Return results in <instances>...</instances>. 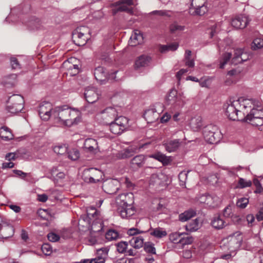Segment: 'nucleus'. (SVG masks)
<instances>
[{
    "label": "nucleus",
    "instance_id": "f257e3e1",
    "mask_svg": "<svg viewBox=\"0 0 263 263\" xmlns=\"http://www.w3.org/2000/svg\"><path fill=\"white\" fill-rule=\"evenodd\" d=\"M241 106L239 101L230 100L224 104L226 114L230 120L233 121H243L241 116V112L239 110Z\"/></svg>",
    "mask_w": 263,
    "mask_h": 263
},
{
    "label": "nucleus",
    "instance_id": "f03ea898",
    "mask_svg": "<svg viewBox=\"0 0 263 263\" xmlns=\"http://www.w3.org/2000/svg\"><path fill=\"white\" fill-rule=\"evenodd\" d=\"M90 37V29L86 26L78 27L72 33V42L79 46L85 45Z\"/></svg>",
    "mask_w": 263,
    "mask_h": 263
},
{
    "label": "nucleus",
    "instance_id": "7ed1b4c3",
    "mask_svg": "<svg viewBox=\"0 0 263 263\" xmlns=\"http://www.w3.org/2000/svg\"><path fill=\"white\" fill-rule=\"evenodd\" d=\"M119 107H108L97 115V119L100 123L108 125L116 119L118 115Z\"/></svg>",
    "mask_w": 263,
    "mask_h": 263
},
{
    "label": "nucleus",
    "instance_id": "20e7f679",
    "mask_svg": "<svg viewBox=\"0 0 263 263\" xmlns=\"http://www.w3.org/2000/svg\"><path fill=\"white\" fill-rule=\"evenodd\" d=\"M103 173L93 167L85 168L82 173V178L83 181L89 183H96L103 180Z\"/></svg>",
    "mask_w": 263,
    "mask_h": 263
},
{
    "label": "nucleus",
    "instance_id": "39448f33",
    "mask_svg": "<svg viewBox=\"0 0 263 263\" xmlns=\"http://www.w3.org/2000/svg\"><path fill=\"white\" fill-rule=\"evenodd\" d=\"M203 135L205 140L210 144L217 143L220 141L221 137L217 126L212 124L204 127Z\"/></svg>",
    "mask_w": 263,
    "mask_h": 263
},
{
    "label": "nucleus",
    "instance_id": "423d86ee",
    "mask_svg": "<svg viewBox=\"0 0 263 263\" xmlns=\"http://www.w3.org/2000/svg\"><path fill=\"white\" fill-rule=\"evenodd\" d=\"M8 102L11 103L7 107L8 111L10 113H17L24 108V98L20 95H13L9 97Z\"/></svg>",
    "mask_w": 263,
    "mask_h": 263
},
{
    "label": "nucleus",
    "instance_id": "0eeeda50",
    "mask_svg": "<svg viewBox=\"0 0 263 263\" xmlns=\"http://www.w3.org/2000/svg\"><path fill=\"white\" fill-rule=\"evenodd\" d=\"M65 107V105L56 107L52 112V115L54 118V123L58 126L66 125V120H65L66 108Z\"/></svg>",
    "mask_w": 263,
    "mask_h": 263
},
{
    "label": "nucleus",
    "instance_id": "6e6552de",
    "mask_svg": "<svg viewBox=\"0 0 263 263\" xmlns=\"http://www.w3.org/2000/svg\"><path fill=\"white\" fill-rule=\"evenodd\" d=\"M120 186V182L117 179H107L103 181L102 187L106 193L113 195L117 193Z\"/></svg>",
    "mask_w": 263,
    "mask_h": 263
},
{
    "label": "nucleus",
    "instance_id": "1a4fd4ad",
    "mask_svg": "<svg viewBox=\"0 0 263 263\" xmlns=\"http://www.w3.org/2000/svg\"><path fill=\"white\" fill-rule=\"evenodd\" d=\"M123 203L118 208L117 211L123 218H128L135 213V210L132 204H128L126 202L123 201Z\"/></svg>",
    "mask_w": 263,
    "mask_h": 263
},
{
    "label": "nucleus",
    "instance_id": "9d476101",
    "mask_svg": "<svg viewBox=\"0 0 263 263\" xmlns=\"http://www.w3.org/2000/svg\"><path fill=\"white\" fill-rule=\"evenodd\" d=\"M14 229L8 222L4 220L0 226V238L7 239L13 236Z\"/></svg>",
    "mask_w": 263,
    "mask_h": 263
},
{
    "label": "nucleus",
    "instance_id": "9b49d317",
    "mask_svg": "<svg viewBox=\"0 0 263 263\" xmlns=\"http://www.w3.org/2000/svg\"><path fill=\"white\" fill-rule=\"evenodd\" d=\"M250 20L247 16L239 15L232 20L231 24L236 29H242L247 26Z\"/></svg>",
    "mask_w": 263,
    "mask_h": 263
},
{
    "label": "nucleus",
    "instance_id": "f8f14e48",
    "mask_svg": "<svg viewBox=\"0 0 263 263\" xmlns=\"http://www.w3.org/2000/svg\"><path fill=\"white\" fill-rule=\"evenodd\" d=\"M79 61L74 57L67 59V70L71 76L76 75L79 72Z\"/></svg>",
    "mask_w": 263,
    "mask_h": 263
},
{
    "label": "nucleus",
    "instance_id": "ddd939ff",
    "mask_svg": "<svg viewBox=\"0 0 263 263\" xmlns=\"http://www.w3.org/2000/svg\"><path fill=\"white\" fill-rule=\"evenodd\" d=\"M100 216L99 212L95 208L90 207L87 211V214L81 216L80 220H83L88 225H90L91 221L97 219Z\"/></svg>",
    "mask_w": 263,
    "mask_h": 263
},
{
    "label": "nucleus",
    "instance_id": "4468645a",
    "mask_svg": "<svg viewBox=\"0 0 263 263\" xmlns=\"http://www.w3.org/2000/svg\"><path fill=\"white\" fill-rule=\"evenodd\" d=\"M163 108L162 104L158 103L156 104V108L148 109L145 111L144 114L145 120L149 123H152L156 121L159 118V113H157L158 111L157 107Z\"/></svg>",
    "mask_w": 263,
    "mask_h": 263
},
{
    "label": "nucleus",
    "instance_id": "2eb2a0df",
    "mask_svg": "<svg viewBox=\"0 0 263 263\" xmlns=\"http://www.w3.org/2000/svg\"><path fill=\"white\" fill-rule=\"evenodd\" d=\"M152 62V58L146 54H142L138 57L135 62V68L140 69L141 68L147 67Z\"/></svg>",
    "mask_w": 263,
    "mask_h": 263
},
{
    "label": "nucleus",
    "instance_id": "dca6fc26",
    "mask_svg": "<svg viewBox=\"0 0 263 263\" xmlns=\"http://www.w3.org/2000/svg\"><path fill=\"white\" fill-rule=\"evenodd\" d=\"M69 112V116L70 117L67 119V126H71L77 125L81 121V112L77 109H71Z\"/></svg>",
    "mask_w": 263,
    "mask_h": 263
},
{
    "label": "nucleus",
    "instance_id": "f3484780",
    "mask_svg": "<svg viewBox=\"0 0 263 263\" xmlns=\"http://www.w3.org/2000/svg\"><path fill=\"white\" fill-rule=\"evenodd\" d=\"M145 161L146 156L145 155H138L131 159V167L136 169L142 167L145 163Z\"/></svg>",
    "mask_w": 263,
    "mask_h": 263
},
{
    "label": "nucleus",
    "instance_id": "a211bd4d",
    "mask_svg": "<svg viewBox=\"0 0 263 263\" xmlns=\"http://www.w3.org/2000/svg\"><path fill=\"white\" fill-rule=\"evenodd\" d=\"M149 157L158 160L161 162L163 165H167L172 161L171 157L166 156L160 152H156L149 155Z\"/></svg>",
    "mask_w": 263,
    "mask_h": 263
},
{
    "label": "nucleus",
    "instance_id": "6ab92c4d",
    "mask_svg": "<svg viewBox=\"0 0 263 263\" xmlns=\"http://www.w3.org/2000/svg\"><path fill=\"white\" fill-rule=\"evenodd\" d=\"M84 96L86 101L89 103H93L97 101L99 98L98 94L95 88H87L85 90Z\"/></svg>",
    "mask_w": 263,
    "mask_h": 263
},
{
    "label": "nucleus",
    "instance_id": "aec40b11",
    "mask_svg": "<svg viewBox=\"0 0 263 263\" xmlns=\"http://www.w3.org/2000/svg\"><path fill=\"white\" fill-rule=\"evenodd\" d=\"M84 147L89 152L96 153L98 150L97 141L92 138H88L85 140L84 143Z\"/></svg>",
    "mask_w": 263,
    "mask_h": 263
},
{
    "label": "nucleus",
    "instance_id": "412c9836",
    "mask_svg": "<svg viewBox=\"0 0 263 263\" xmlns=\"http://www.w3.org/2000/svg\"><path fill=\"white\" fill-rule=\"evenodd\" d=\"M94 76L97 81L103 82L106 80L107 73L104 67L98 66L94 70Z\"/></svg>",
    "mask_w": 263,
    "mask_h": 263
},
{
    "label": "nucleus",
    "instance_id": "4be33fe9",
    "mask_svg": "<svg viewBox=\"0 0 263 263\" xmlns=\"http://www.w3.org/2000/svg\"><path fill=\"white\" fill-rule=\"evenodd\" d=\"M180 144L181 142L179 139H174L164 144V146L165 149L171 153L176 151L180 146Z\"/></svg>",
    "mask_w": 263,
    "mask_h": 263
},
{
    "label": "nucleus",
    "instance_id": "5701e85b",
    "mask_svg": "<svg viewBox=\"0 0 263 263\" xmlns=\"http://www.w3.org/2000/svg\"><path fill=\"white\" fill-rule=\"evenodd\" d=\"M115 7L112 9V13L114 15H116L119 12H127L129 14L133 13V10L132 8H129L126 5L120 4L117 5V2L113 4Z\"/></svg>",
    "mask_w": 263,
    "mask_h": 263
},
{
    "label": "nucleus",
    "instance_id": "b1692460",
    "mask_svg": "<svg viewBox=\"0 0 263 263\" xmlns=\"http://www.w3.org/2000/svg\"><path fill=\"white\" fill-rule=\"evenodd\" d=\"M143 40L142 34L139 31L136 30L130 36L129 44L132 46H136L141 44L143 42Z\"/></svg>",
    "mask_w": 263,
    "mask_h": 263
},
{
    "label": "nucleus",
    "instance_id": "393cba45",
    "mask_svg": "<svg viewBox=\"0 0 263 263\" xmlns=\"http://www.w3.org/2000/svg\"><path fill=\"white\" fill-rule=\"evenodd\" d=\"M90 226H91V231L94 232H99L102 231L104 223L102 219L99 217L97 219H93Z\"/></svg>",
    "mask_w": 263,
    "mask_h": 263
},
{
    "label": "nucleus",
    "instance_id": "a878e982",
    "mask_svg": "<svg viewBox=\"0 0 263 263\" xmlns=\"http://www.w3.org/2000/svg\"><path fill=\"white\" fill-rule=\"evenodd\" d=\"M263 119V109L253 108L250 113L243 118V119Z\"/></svg>",
    "mask_w": 263,
    "mask_h": 263
},
{
    "label": "nucleus",
    "instance_id": "bb28decb",
    "mask_svg": "<svg viewBox=\"0 0 263 263\" xmlns=\"http://www.w3.org/2000/svg\"><path fill=\"white\" fill-rule=\"evenodd\" d=\"M191 6L195 9V14L202 16L203 15L208 11L207 5L205 2H204L201 5H197L193 2L191 3Z\"/></svg>",
    "mask_w": 263,
    "mask_h": 263
},
{
    "label": "nucleus",
    "instance_id": "cd10ccee",
    "mask_svg": "<svg viewBox=\"0 0 263 263\" xmlns=\"http://www.w3.org/2000/svg\"><path fill=\"white\" fill-rule=\"evenodd\" d=\"M0 137L5 141H9L13 139L14 136L9 128L3 126L0 128Z\"/></svg>",
    "mask_w": 263,
    "mask_h": 263
},
{
    "label": "nucleus",
    "instance_id": "c85d7f7f",
    "mask_svg": "<svg viewBox=\"0 0 263 263\" xmlns=\"http://www.w3.org/2000/svg\"><path fill=\"white\" fill-rule=\"evenodd\" d=\"M144 239L142 236L134 237L129 241V243L134 248L138 249L144 246Z\"/></svg>",
    "mask_w": 263,
    "mask_h": 263
},
{
    "label": "nucleus",
    "instance_id": "c756f323",
    "mask_svg": "<svg viewBox=\"0 0 263 263\" xmlns=\"http://www.w3.org/2000/svg\"><path fill=\"white\" fill-rule=\"evenodd\" d=\"M120 127H121L124 130H125L128 127V119L123 116H120L118 118L116 117L114 120Z\"/></svg>",
    "mask_w": 263,
    "mask_h": 263
},
{
    "label": "nucleus",
    "instance_id": "7c9ffc66",
    "mask_svg": "<svg viewBox=\"0 0 263 263\" xmlns=\"http://www.w3.org/2000/svg\"><path fill=\"white\" fill-rule=\"evenodd\" d=\"M225 222L220 216L218 215L213 218L211 221V224L215 229L219 230L224 227Z\"/></svg>",
    "mask_w": 263,
    "mask_h": 263
},
{
    "label": "nucleus",
    "instance_id": "2f4dec72",
    "mask_svg": "<svg viewBox=\"0 0 263 263\" xmlns=\"http://www.w3.org/2000/svg\"><path fill=\"white\" fill-rule=\"evenodd\" d=\"M190 125L192 129L194 131H197L202 126V119L200 117L192 119Z\"/></svg>",
    "mask_w": 263,
    "mask_h": 263
},
{
    "label": "nucleus",
    "instance_id": "473e14b6",
    "mask_svg": "<svg viewBox=\"0 0 263 263\" xmlns=\"http://www.w3.org/2000/svg\"><path fill=\"white\" fill-rule=\"evenodd\" d=\"M120 237L118 232L113 229H109L105 234V238L108 241L115 240Z\"/></svg>",
    "mask_w": 263,
    "mask_h": 263
},
{
    "label": "nucleus",
    "instance_id": "72a5a7b5",
    "mask_svg": "<svg viewBox=\"0 0 263 263\" xmlns=\"http://www.w3.org/2000/svg\"><path fill=\"white\" fill-rule=\"evenodd\" d=\"M205 200L203 202L212 206L216 205L219 200L218 197L215 195H207L205 196Z\"/></svg>",
    "mask_w": 263,
    "mask_h": 263
},
{
    "label": "nucleus",
    "instance_id": "f704fd0d",
    "mask_svg": "<svg viewBox=\"0 0 263 263\" xmlns=\"http://www.w3.org/2000/svg\"><path fill=\"white\" fill-rule=\"evenodd\" d=\"M178 95L177 93V91L175 89H171L170 91V93L166 97V101L168 105L172 104L173 105L175 102V100H176L177 97Z\"/></svg>",
    "mask_w": 263,
    "mask_h": 263
},
{
    "label": "nucleus",
    "instance_id": "c9c22d12",
    "mask_svg": "<svg viewBox=\"0 0 263 263\" xmlns=\"http://www.w3.org/2000/svg\"><path fill=\"white\" fill-rule=\"evenodd\" d=\"M196 214V213L194 210H189L179 215V220L182 222L186 221L195 216Z\"/></svg>",
    "mask_w": 263,
    "mask_h": 263
},
{
    "label": "nucleus",
    "instance_id": "e433bc0d",
    "mask_svg": "<svg viewBox=\"0 0 263 263\" xmlns=\"http://www.w3.org/2000/svg\"><path fill=\"white\" fill-rule=\"evenodd\" d=\"M150 234L156 238H161L167 235V232L162 228H157L154 229L153 231L150 233Z\"/></svg>",
    "mask_w": 263,
    "mask_h": 263
},
{
    "label": "nucleus",
    "instance_id": "4c0bfd02",
    "mask_svg": "<svg viewBox=\"0 0 263 263\" xmlns=\"http://www.w3.org/2000/svg\"><path fill=\"white\" fill-rule=\"evenodd\" d=\"M129 242L121 241L120 242L117 243L116 246L117 247V251L121 254H124L126 252L128 245Z\"/></svg>",
    "mask_w": 263,
    "mask_h": 263
},
{
    "label": "nucleus",
    "instance_id": "58836bf2",
    "mask_svg": "<svg viewBox=\"0 0 263 263\" xmlns=\"http://www.w3.org/2000/svg\"><path fill=\"white\" fill-rule=\"evenodd\" d=\"M198 224L199 222L197 219L193 220L186 225V230L190 232L196 231L198 229Z\"/></svg>",
    "mask_w": 263,
    "mask_h": 263
},
{
    "label": "nucleus",
    "instance_id": "ea45409f",
    "mask_svg": "<svg viewBox=\"0 0 263 263\" xmlns=\"http://www.w3.org/2000/svg\"><path fill=\"white\" fill-rule=\"evenodd\" d=\"M108 125H109L110 132L114 134H121L124 131L122 128H121V127H120L119 125H118L114 121L110 123H109Z\"/></svg>",
    "mask_w": 263,
    "mask_h": 263
},
{
    "label": "nucleus",
    "instance_id": "a19ab883",
    "mask_svg": "<svg viewBox=\"0 0 263 263\" xmlns=\"http://www.w3.org/2000/svg\"><path fill=\"white\" fill-rule=\"evenodd\" d=\"M231 57H232L231 53H230V52L224 53L222 54L221 59L220 60L219 68L220 69H223L224 68L225 65L230 60Z\"/></svg>",
    "mask_w": 263,
    "mask_h": 263
},
{
    "label": "nucleus",
    "instance_id": "79ce46f5",
    "mask_svg": "<svg viewBox=\"0 0 263 263\" xmlns=\"http://www.w3.org/2000/svg\"><path fill=\"white\" fill-rule=\"evenodd\" d=\"M52 105L50 103L48 102H44L41 104L39 109V114L41 115L43 113L45 112L47 110H52Z\"/></svg>",
    "mask_w": 263,
    "mask_h": 263
},
{
    "label": "nucleus",
    "instance_id": "37998d69",
    "mask_svg": "<svg viewBox=\"0 0 263 263\" xmlns=\"http://www.w3.org/2000/svg\"><path fill=\"white\" fill-rule=\"evenodd\" d=\"M53 151L57 155H63L66 153L65 144H58L53 146Z\"/></svg>",
    "mask_w": 263,
    "mask_h": 263
},
{
    "label": "nucleus",
    "instance_id": "c03bdc74",
    "mask_svg": "<svg viewBox=\"0 0 263 263\" xmlns=\"http://www.w3.org/2000/svg\"><path fill=\"white\" fill-rule=\"evenodd\" d=\"M134 151L132 148H127L121 152L119 154V157L120 159H126L132 157L133 155Z\"/></svg>",
    "mask_w": 263,
    "mask_h": 263
},
{
    "label": "nucleus",
    "instance_id": "a18cd8bd",
    "mask_svg": "<svg viewBox=\"0 0 263 263\" xmlns=\"http://www.w3.org/2000/svg\"><path fill=\"white\" fill-rule=\"evenodd\" d=\"M143 247L144 251L146 253L156 254V249L154 245L152 242L147 241L145 242Z\"/></svg>",
    "mask_w": 263,
    "mask_h": 263
},
{
    "label": "nucleus",
    "instance_id": "49530a36",
    "mask_svg": "<svg viewBox=\"0 0 263 263\" xmlns=\"http://www.w3.org/2000/svg\"><path fill=\"white\" fill-rule=\"evenodd\" d=\"M263 47V39L261 38L255 39L251 45V48L253 50L261 49Z\"/></svg>",
    "mask_w": 263,
    "mask_h": 263
},
{
    "label": "nucleus",
    "instance_id": "de8ad7c7",
    "mask_svg": "<svg viewBox=\"0 0 263 263\" xmlns=\"http://www.w3.org/2000/svg\"><path fill=\"white\" fill-rule=\"evenodd\" d=\"M243 50L242 49H236L234 51V57L232 59V63L234 65L238 64L239 60Z\"/></svg>",
    "mask_w": 263,
    "mask_h": 263
},
{
    "label": "nucleus",
    "instance_id": "09e8293b",
    "mask_svg": "<svg viewBox=\"0 0 263 263\" xmlns=\"http://www.w3.org/2000/svg\"><path fill=\"white\" fill-rule=\"evenodd\" d=\"M188 172L182 171L178 175V179L180 182V185L184 187L185 185V183L187 178Z\"/></svg>",
    "mask_w": 263,
    "mask_h": 263
},
{
    "label": "nucleus",
    "instance_id": "8fccbe9b",
    "mask_svg": "<svg viewBox=\"0 0 263 263\" xmlns=\"http://www.w3.org/2000/svg\"><path fill=\"white\" fill-rule=\"evenodd\" d=\"M194 240V238L192 236H185L181 237L179 239L178 242L181 245L183 248L185 245L191 244Z\"/></svg>",
    "mask_w": 263,
    "mask_h": 263
},
{
    "label": "nucleus",
    "instance_id": "3c124183",
    "mask_svg": "<svg viewBox=\"0 0 263 263\" xmlns=\"http://www.w3.org/2000/svg\"><path fill=\"white\" fill-rule=\"evenodd\" d=\"M68 157L72 161L78 160L80 157V153L77 149H72L68 153Z\"/></svg>",
    "mask_w": 263,
    "mask_h": 263
},
{
    "label": "nucleus",
    "instance_id": "603ef678",
    "mask_svg": "<svg viewBox=\"0 0 263 263\" xmlns=\"http://www.w3.org/2000/svg\"><path fill=\"white\" fill-rule=\"evenodd\" d=\"M39 215L42 219L49 221L51 220V216L49 214L47 210L40 209L38 211Z\"/></svg>",
    "mask_w": 263,
    "mask_h": 263
},
{
    "label": "nucleus",
    "instance_id": "864d4df0",
    "mask_svg": "<svg viewBox=\"0 0 263 263\" xmlns=\"http://www.w3.org/2000/svg\"><path fill=\"white\" fill-rule=\"evenodd\" d=\"M252 185V182L250 180L247 181L245 179L240 178L238 182L237 188L243 189L247 187H250Z\"/></svg>",
    "mask_w": 263,
    "mask_h": 263
},
{
    "label": "nucleus",
    "instance_id": "5fc2aeb1",
    "mask_svg": "<svg viewBox=\"0 0 263 263\" xmlns=\"http://www.w3.org/2000/svg\"><path fill=\"white\" fill-rule=\"evenodd\" d=\"M243 121L248 122L256 126H261L263 125V119H250L249 120L243 119Z\"/></svg>",
    "mask_w": 263,
    "mask_h": 263
},
{
    "label": "nucleus",
    "instance_id": "6e6d98bb",
    "mask_svg": "<svg viewBox=\"0 0 263 263\" xmlns=\"http://www.w3.org/2000/svg\"><path fill=\"white\" fill-rule=\"evenodd\" d=\"M253 183L256 186V190L254 191V193L256 194H263V187L259 181L257 179H254L253 180Z\"/></svg>",
    "mask_w": 263,
    "mask_h": 263
},
{
    "label": "nucleus",
    "instance_id": "4d7b16f0",
    "mask_svg": "<svg viewBox=\"0 0 263 263\" xmlns=\"http://www.w3.org/2000/svg\"><path fill=\"white\" fill-rule=\"evenodd\" d=\"M249 203V199L246 198H241L239 199L237 202L236 205L238 207L241 209L245 208Z\"/></svg>",
    "mask_w": 263,
    "mask_h": 263
},
{
    "label": "nucleus",
    "instance_id": "13d9d810",
    "mask_svg": "<svg viewBox=\"0 0 263 263\" xmlns=\"http://www.w3.org/2000/svg\"><path fill=\"white\" fill-rule=\"evenodd\" d=\"M182 235V234H180L177 232L172 233L169 235V239L172 242L179 244L177 240L178 239L179 240V238Z\"/></svg>",
    "mask_w": 263,
    "mask_h": 263
},
{
    "label": "nucleus",
    "instance_id": "bf43d9fd",
    "mask_svg": "<svg viewBox=\"0 0 263 263\" xmlns=\"http://www.w3.org/2000/svg\"><path fill=\"white\" fill-rule=\"evenodd\" d=\"M184 28V26H181L175 23L170 26V30L172 33H175L177 31H182Z\"/></svg>",
    "mask_w": 263,
    "mask_h": 263
},
{
    "label": "nucleus",
    "instance_id": "052dcab7",
    "mask_svg": "<svg viewBox=\"0 0 263 263\" xmlns=\"http://www.w3.org/2000/svg\"><path fill=\"white\" fill-rule=\"evenodd\" d=\"M42 251L46 255H49L52 252V247L49 243H44L42 246Z\"/></svg>",
    "mask_w": 263,
    "mask_h": 263
},
{
    "label": "nucleus",
    "instance_id": "680f3d73",
    "mask_svg": "<svg viewBox=\"0 0 263 263\" xmlns=\"http://www.w3.org/2000/svg\"><path fill=\"white\" fill-rule=\"evenodd\" d=\"M175 100L176 101L173 105H174L176 107H182L185 104V102L183 100V97L180 94L178 95V97L176 98V100Z\"/></svg>",
    "mask_w": 263,
    "mask_h": 263
},
{
    "label": "nucleus",
    "instance_id": "e2e57ef3",
    "mask_svg": "<svg viewBox=\"0 0 263 263\" xmlns=\"http://www.w3.org/2000/svg\"><path fill=\"white\" fill-rule=\"evenodd\" d=\"M237 236H238V238H237L236 236H232L230 240L231 241L236 243V246L235 248H239L242 242V238L241 237L240 235L239 234Z\"/></svg>",
    "mask_w": 263,
    "mask_h": 263
},
{
    "label": "nucleus",
    "instance_id": "0e129e2a",
    "mask_svg": "<svg viewBox=\"0 0 263 263\" xmlns=\"http://www.w3.org/2000/svg\"><path fill=\"white\" fill-rule=\"evenodd\" d=\"M47 238L50 241L52 242H57L60 239L59 235L53 232L49 233L47 235Z\"/></svg>",
    "mask_w": 263,
    "mask_h": 263
},
{
    "label": "nucleus",
    "instance_id": "69168bd1",
    "mask_svg": "<svg viewBox=\"0 0 263 263\" xmlns=\"http://www.w3.org/2000/svg\"><path fill=\"white\" fill-rule=\"evenodd\" d=\"M169 12L170 11L167 10H155L151 12V14L161 16H166L170 17L171 15L169 14Z\"/></svg>",
    "mask_w": 263,
    "mask_h": 263
},
{
    "label": "nucleus",
    "instance_id": "338daca9",
    "mask_svg": "<svg viewBox=\"0 0 263 263\" xmlns=\"http://www.w3.org/2000/svg\"><path fill=\"white\" fill-rule=\"evenodd\" d=\"M147 231H140L137 228H132L127 231V234L129 236H134L138 234L146 233Z\"/></svg>",
    "mask_w": 263,
    "mask_h": 263
},
{
    "label": "nucleus",
    "instance_id": "774afa93",
    "mask_svg": "<svg viewBox=\"0 0 263 263\" xmlns=\"http://www.w3.org/2000/svg\"><path fill=\"white\" fill-rule=\"evenodd\" d=\"M109 250L108 248H102L97 250V254L100 257L105 258L107 256Z\"/></svg>",
    "mask_w": 263,
    "mask_h": 263
}]
</instances>
